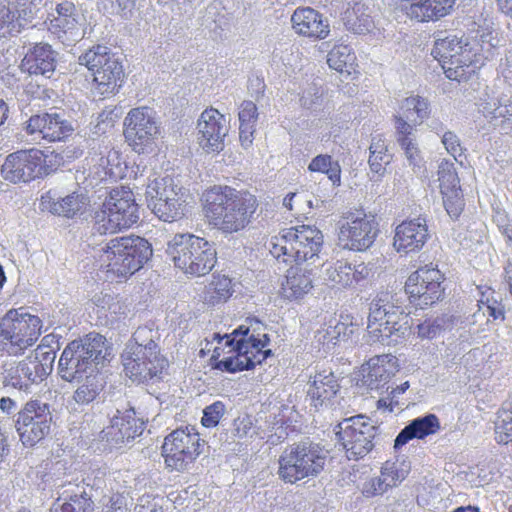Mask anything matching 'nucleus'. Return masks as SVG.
<instances>
[{
    "instance_id": "obj_60",
    "label": "nucleus",
    "mask_w": 512,
    "mask_h": 512,
    "mask_svg": "<svg viewBox=\"0 0 512 512\" xmlns=\"http://www.w3.org/2000/svg\"><path fill=\"white\" fill-rule=\"evenodd\" d=\"M502 135H508L512 138V104L509 105L507 113H501L492 124Z\"/></svg>"
},
{
    "instance_id": "obj_42",
    "label": "nucleus",
    "mask_w": 512,
    "mask_h": 512,
    "mask_svg": "<svg viewBox=\"0 0 512 512\" xmlns=\"http://www.w3.org/2000/svg\"><path fill=\"white\" fill-rule=\"evenodd\" d=\"M159 340L160 333L158 329L150 326H141L133 333L132 340L127 343L126 348L138 347L147 350L151 354L153 350L160 351Z\"/></svg>"
},
{
    "instance_id": "obj_7",
    "label": "nucleus",
    "mask_w": 512,
    "mask_h": 512,
    "mask_svg": "<svg viewBox=\"0 0 512 512\" xmlns=\"http://www.w3.org/2000/svg\"><path fill=\"white\" fill-rule=\"evenodd\" d=\"M166 253L176 268L191 276H204L215 266L213 244L189 233L176 234L167 243Z\"/></svg>"
},
{
    "instance_id": "obj_38",
    "label": "nucleus",
    "mask_w": 512,
    "mask_h": 512,
    "mask_svg": "<svg viewBox=\"0 0 512 512\" xmlns=\"http://www.w3.org/2000/svg\"><path fill=\"white\" fill-rule=\"evenodd\" d=\"M392 161V155L388 153V144L385 136L381 133L372 135L369 146L368 164L370 171L379 180L386 173V166Z\"/></svg>"
},
{
    "instance_id": "obj_43",
    "label": "nucleus",
    "mask_w": 512,
    "mask_h": 512,
    "mask_svg": "<svg viewBox=\"0 0 512 512\" xmlns=\"http://www.w3.org/2000/svg\"><path fill=\"white\" fill-rule=\"evenodd\" d=\"M311 172H320L328 176L333 186L340 184L341 168L337 161L327 154H320L314 157L308 165Z\"/></svg>"
},
{
    "instance_id": "obj_64",
    "label": "nucleus",
    "mask_w": 512,
    "mask_h": 512,
    "mask_svg": "<svg viewBox=\"0 0 512 512\" xmlns=\"http://www.w3.org/2000/svg\"><path fill=\"white\" fill-rule=\"evenodd\" d=\"M255 125L241 124L239 126V138L243 147L247 148L252 144Z\"/></svg>"
},
{
    "instance_id": "obj_50",
    "label": "nucleus",
    "mask_w": 512,
    "mask_h": 512,
    "mask_svg": "<svg viewBox=\"0 0 512 512\" xmlns=\"http://www.w3.org/2000/svg\"><path fill=\"white\" fill-rule=\"evenodd\" d=\"M33 362L40 370L41 374L46 379L53 370V364L56 358V351L52 349H44L43 347H37L31 354Z\"/></svg>"
},
{
    "instance_id": "obj_62",
    "label": "nucleus",
    "mask_w": 512,
    "mask_h": 512,
    "mask_svg": "<svg viewBox=\"0 0 512 512\" xmlns=\"http://www.w3.org/2000/svg\"><path fill=\"white\" fill-rule=\"evenodd\" d=\"M351 333H353L352 327H349L347 324H345L343 322H338L333 327L330 326L326 331V334L330 337L331 340L345 339Z\"/></svg>"
},
{
    "instance_id": "obj_40",
    "label": "nucleus",
    "mask_w": 512,
    "mask_h": 512,
    "mask_svg": "<svg viewBox=\"0 0 512 512\" xmlns=\"http://www.w3.org/2000/svg\"><path fill=\"white\" fill-rule=\"evenodd\" d=\"M80 489L79 486H77ZM92 494L82 487L79 493H74L69 496V500L62 504H54L50 512H91L93 502L91 500Z\"/></svg>"
},
{
    "instance_id": "obj_31",
    "label": "nucleus",
    "mask_w": 512,
    "mask_h": 512,
    "mask_svg": "<svg viewBox=\"0 0 512 512\" xmlns=\"http://www.w3.org/2000/svg\"><path fill=\"white\" fill-rule=\"evenodd\" d=\"M416 132L417 129L411 128L409 124L399 119L397 126L394 127L395 142L402 150L408 166L415 172L424 167V157Z\"/></svg>"
},
{
    "instance_id": "obj_34",
    "label": "nucleus",
    "mask_w": 512,
    "mask_h": 512,
    "mask_svg": "<svg viewBox=\"0 0 512 512\" xmlns=\"http://www.w3.org/2000/svg\"><path fill=\"white\" fill-rule=\"evenodd\" d=\"M313 288V280L309 270L298 265L291 266L281 284V295L287 300H299Z\"/></svg>"
},
{
    "instance_id": "obj_35",
    "label": "nucleus",
    "mask_w": 512,
    "mask_h": 512,
    "mask_svg": "<svg viewBox=\"0 0 512 512\" xmlns=\"http://www.w3.org/2000/svg\"><path fill=\"white\" fill-rule=\"evenodd\" d=\"M440 430V422L435 414H426L411 420L397 435L394 441L396 449L412 439H424Z\"/></svg>"
},
{
    "instance_id": "obj_2",
    "label": "nucleus",
    "mask_w": 512,
    "mask_h": 512,
    "mask_svg": "<svg viewBox=\"0 0 512 512\" xmlns=\"http://www.w3.org/2000/svg\"><path fill=\"white\" fill-rule=\"evenodd\" d=\"M204 212L209 223L223 233L244 229L257 210L256 197L229 186H214L203 194Z\"/></svg>"
},
{
    "instance_id": "obj_57",
    "label": "nucleus",
    "mask_w": 512,
    "mask_h": 512,
    "mask_svg": "<svg viewBox=\"0 0 512 512\" xmlns=\"http://www.w3.org/2000/svg\"><path fill=\"white\" fill-rule=\"evenodd\" d=\"M112 13L119 15L125 20L133 17L136 0H110Z\"/></svg>"
},
{
    "instance_id": "obj_17",
    "label": "nucleus",
    "mask_w": 512,
    "mask_h": 512,
    "mask_svg": "<svg viewBox=\"0 0 512 512\" xmlns=\"http://www.w3.org/2000/svg\"><path fill=\"white\" fill-rule=\"evenodd\" d=\"M144 426V421L136 417L134 408L128 402L121 401L111 415L110 424L102 429L99 437L110 449L119 448L141 435Z\"/></svg>"
},
{
    "instance_id": "obj_16",
    "label": "nucleus",
    "mask_w": 512,
    "mask_h": 512,
    "mask_svg": "<svg viewBox=\"0 0 512 512\" xmlns=\"http://www.w3.org/2000/svg\"><path fill=\"white\" fill-rule=\"evenodd\" d=\"M338 224L339 240L350 250H366L373 244L379 232L375 217L362 210L345 213Z\"/></svg>"
},
{
    "instance_id": "obj_48",
    "label": "nucleus",
    "mask_w": 512,
    "mask_h": 512,
    "mask_svg": "<svg viewBox=\"0 0 512 512\" xmlns=\"http://www.w3.org/2000/svg\"><path fill=\"white\" fill-rule=\"evenodd\" d=\"M203 18L207 26L213 23L216 27L225 29L232 21V14L227 11L222 2L213 1L206 7Z\"/></svg>"
},
{
    "instance_id": "obj_41",
    "label": "nucleus",
    "mask_w": 512,
    "mask_h": 512,
    "mask_svg": "<svg viewBox=\"0 0 512 512\" xmlns=\"http://www.w3.org/2000/svg\"><path fill=\"white\" fill-rule=\"evenodd\" d=\"M355 59L356 57L349 46L337 45L328 53L327 63L330 68L341 74H351Z\"/></svg>"
},
{
    "instance_id": "obj_52",
    "label": "nucleus",
    "mask_w": 512,
    "mask_h": 512,
    "mask_svg": "<svg viewBox=\"0 0 512 512\" xmlns=\"http://www.w3.org/2000/svg\"><path fill=\"white\" fill-rule=\"evenodd\" d=\"M478 310L474 312L473 317L477 321L481 316H488L487 321L490 317L493 320L504 319V309L502 305L496 300H490L488 297L484 300V294L477 303Z\"/></svg>"
},
{
    "instance_id": "obj_24",
    "label": "nucleus",
    "mask_w": 512,
    "mask_h": 512,
    "mask_svg": "<svg viewBox=\"0 0 512 512\" xmlns=\"http://www.w3.org/2000/svg\"><path fill=\"white\" fill-rule=\"evenodd\" d=\"M48 29L63 44L70 45L82 39L84 18L77 10L74 3L63 1L55 5L48 16Z\"/></svg>"
},
{
    "instance_id": "obj_61",
    "label": "nucleus",
    "mask_w": 512,
    "mask_h": 512,
    "mask_svg": "<svg viewBox=\"0 0 512 512\" xmlns=\"http://www.w3.org/2000/svg\"><path fill=\"white\" fill-rule=\"evenodd\" d=\"M442 143L447 152L457 160V156H461V146L458 137L451 131L444 132L442 136Z\"/></svg>"
},
{
    "instance_id": "obj_9",
    "label": "nucleus",
    "mask_w": 512,
    "mask_h": 512,
    "mask_svg": "<svg viewBox=\"0 0 512 512\" xmlns=\"http://www.w3.org/2000/svg\"><path fill=\"white\" fill-rule=\"evenodd\" d=\"M323 243L320 230L309 225L285 229L271 242L270 252L284 262L295 261L300 264L318 256Z\"/></svg>"
},
{
    "instance_id": "obj_45",
    "label": "nucleus",
    "mask_w": 512,
    "mask_h": 512,
    "mask_svg": "<svg viewBox=\"0 0 512 512\" xmlns=\"http://www.w3.org/2000/svg\"><path fill=\"white\" fill-rule=\"evenodd\" d=\"M508 102V100H503L485 93L479 100L478 109L488 122L492 124L499 118L501 113H507L509 111L510 103Z\"/></svg>"
},
{
    "instance_id": "obj_53",
    "label": "nucleus",
    "mask_w": 512,
    "mask_h": 512,
    "mask_svg": "<svg viewBox=\"0 0 512 512\" xmlns=\"http://www.w3.org/2000/svg\"><path fill=\"white\" fill-rule=\"evenodd\" d=\"M496 440L499 443L507 444L512 441V416L507 411H499L495 423Z\"/></svg>"
},
{
    "instance_id": "obj_26",
    "label": "nucleus",
    "mask_w": 512,
    "mask_h": 512,
    "mask_svg": "<svg viewBox=\"0 0 512 512\" xmlns=\"http://www.w3.org/2000/svg\"><path fill=\"white\" fill-rule=\"evenodd\" d=\"M200 146L208 153L219 152L224 147V137L228 132L226 118L214 108L202 112L197 124Z\"/></svg>"
},
{
    "instance_id": "obj_20",
    "label": "nucleus",
    "mask_w": 512,
    "mask_h": 512,
    "mask_svg": "<svg viewBox=\"0 0 512 512\" xmlns=\"http://www.w3.org/2000/svg\"><path fill=\"white\" fill-rule=\"evenodd\" d=\"M25 130L33 141H65L74 131V123L64 112H42L32 115L26 122Z\"/></svg>"
},
{
    "instance_id": "obj_44",
    "label": "nucleus",
    "mask_w": 512,
    "mask_h": 512,
    "mask_svg": "<svg viewBox=\"0 0 512 512\" xmlns=\"http://www.w3.org/2000/svg\"><path fill=\"white\" fill-rule=\"evenodd\" d=\"M162 455L165 459L166 467L172 471L182 472L188 469V466L196 459L192 451L171 449L162 445Z\"/></svg>"
},
{
    "instance_id": "obj_47",
    "label": "nucleus",
    "mask_w": 512,
    "mask_h": 512,
    "mask_svg": "<svg viewBox=\"0 0 512 512\" xmlns=\"http://www.w3.org/2000/svg\"><path fill=\"white\" fill-rule=\"evenodd\" d=\"M346 24L356 34H365L374 27L372 17L365 13L363 5L356 4L351 12H347Z\"/></svg>"
},
{
    "instance_id": "obj_4",
    "label": "nucleus",
    "mask_w": 512,
    "mask_h": 512,
    "mask_svg": "<svg viewBox=\"0 0 512 512\" xmlns=\"http://www.w3.org/2000/svg\"><path fill=\"white\" fill-rule=\"evenodd\" d=\"M489 38L490 34H482L480 43L448 35L435 41L431 54L439 61L447 78L460 82L466 78L465 68H478L493 56L494 45Z\"/></svg>"
},
{
    "instance_id": "obj_25",
    "label": "nucleus",
    "mask_w": 512,
    "mask_h": 512,
    "mask_svg": "<svg viewBox=\"0 0 512 512\" xmlns=\"http://www.w3.org/2000/svg\"><path fill=\"white\" fill-rule=\"evenodd\" d=\"M398 360L391 354L371 358L361 366L360 385L370 392L382 396L391 388L389 382L398 371Z\"/></svg>"
},
{
    "instance_id": "obj_27",
    "label": "nucleus",
    "mask_w": 512,
    "mask_h": 512,
    "mask_svg": "<svg viewBox=\"0 0 512 512\" xmlns=\"http://www.w3.org/2000/svg\"><path fill=\"white\" fill-rule=\"evenodd\" d=\"M1 374L4 387H12L26 394L31 392L33 385H38L45 380L30 356L3 365Z\"/></svg>"
},
{
    "instance_id": "obj_46",
    "label": "nucleus",
    "mask_w": 512,
    "mask_h": 512,
    "mask_svg": "<svg viewBox=\"0 0 512 512\" xmlns=\"http://www.w3.org/2000/svg\"><path fill=\"white\" fill-rule=\"evenodd\" d=\"M323 279L332 287H351L350 263L337 261L335 264L326 267Z\"/></svg>"
},
{
    "instance_id": "obj_28",
    "label": "nucleus",
    "mask_w": 512,
    "mask_h": 512,
    "mask_svg": "<svg viewBox=\"0 0 512 512\" xmlns=\"http://www.w3.org/2000/svg\"><path fill=\"white\" fill-rule=\"evenodd\" d=\"M336 376L331 370H321L310 376L307 383L306 399L315 411L328 408L339 391Z\"/></svg>"
},
{
    "instance_id": "obj_8",
    "label": "nucleus",
    "mask_w": 512,
    "mask_h": 512,
    "mask_svg": "<svg viewBox=\"0 0 512 512\" xmlns=\"http://www.w3.org/2000/svg\"><path fill=\"white\" fill-rule=\"evenodd\" d=\"M139 220V206L133 192L124 186L111 190L93 217V230L100 235L128 229Z\"/></svg>"
},
{
    "instance_id": "obj_19",
    "label": "nucleus",
    "mask_w": 512,
    "mask_h": 512,
    "mask_svg": "<svg viewBox=\"0 0 512 512\" xmlns=\"http://www.w3.org/2000/svg\"><path fill=\"white\" fill-rule=\"evenodd\" d=\"M147 352L142 348H125L122 362L126 375L134 382L145 383L160 378L167 361L160 351Z\"/></svg>"
},
{
    "instance_id": "obj_12",
    "label": "nucleus",
    "mask_w": 512,
    "mask_h": 512,
    "mask_svg": "<svg viewBox=\"0 0 512 512\" xmlns=\"http://www.w3.org/2000/svg\"><path fill=\"white\" fill-rule=\"evenodd\" d=\"M148 208L162 221L173 222L184 215L186 189L170 176L155 178L147 184Z\"/></svg>"
},
{
    "instance_id": "obj_49",
    "label": "nucleus",
    "mask_w": 512,
    "mask_h": 512,
    "mask_svg": "<svg viewBox=\"0 0 512 512\" xmlns=\"http://www.w3.org/2000/svg\"><path fill=\"white\" fill-rule=\"evenodd\" d=\"M441 193L443 196V204L448 215L452 219H457L464 208V200L460 187L441 190Z\"/></svg>"
},
{
    "instance_id": "obj_14",
    "label": "nucleus",
    "mask_w": 512,
    "mask_h": 512,
    "mask_svg": "<svg viewBox=\"0 0 512 512\" xmlns=\"http://www.w3.org/2000/svg\"><path fill=\"white\" fill-rule=\"evenodd\" d=\"M336 429L337 439L350 460L361 459L371 452L379 430L362 414L343 419Z\"/></svg>"
},
{
    "instance_id": "obj_30",
    "label": "nucleus",
    "mask_w": 512,
    "mask_h": 512,
    "mask_svg": "<svg viewBox=\"0 0 512 512\" xmlns=\"http://www.w3.org/2000/svg\"><path fill=\"white\" fill-rule=\"evenodd\" d=\"M291 23L294 31L305 37L325 39L330 32L328 20L310 7L297 8L291 16Z\"/></svg>"
},
{
    "instance_id": "obj_37",
    "label": "nucleus",
    "mask_w": 512,
    "mask_h": 512,
    "mask_svg": "<svg viewBox=\"0 0 512 512\" xmlns=\"http://www.w3.org/2000/svg\"><path fill=\"white\" fill-rule=\"evenodd\" d=\"M86 205V197L73 193L61 199L55 200L49 194L41 197V209L52 214L67 218L73 217Z\"/></svg>"
},
{
    "instance_id": "obj_51",
    "label": "nucleus",
    "mask_w": 512,
    "mask_h": 512,
    "mask_svg": "<svg viewBox=\"0 0 512 512\" xmlns=\"http://www.w3.org/2000/svg\"><path fill=\"white\" fill-rule=\"evenodd\" d=\"M438 180L440 182V189H454L459 186V178L456 173L454 163L450 160L443 159L438 167Z\"/></svg>"
},
{
    "instance_id": "obj_13",
    "label": "nucleus",
    "mask_w": 512,
    "mask_h": 512,
    "mask_svg": "<svg viewBox=\"0 0 512 512\" xmlns=\"http://www.w3.org/2000/svg\"><path fill=\"white\" fill-rule=\"evenodd\" d=\"M42 329L41 319L24 311L10 309L0 320V339L9 344V352L19 354L38 340Z\"/></svg>"
},
{
    "instance_id": "obj_58",
    "label": "nucleus",
    "mask_w": 512,
    "mask_h": 512,
    "mask_svg": "<svg viewBox=\"0 0 512 512\" xmlns=\"http://www.w3.org/2000/svg\"><path fill=\"white\" fill-rule=\"evenodd\" d=\"M258 118L257 107L252 101H244L239 111L241 124L255 125Z\"/></svg>"
},
{
    "instance_id": "obj_6",
    "label": "nucleus",
    "mask_w": 512,
    "mask_h": 512,
    "mask_svg": "<svg viewBox=\"0 0 512 512\" xmlns=\"http://www.w3.org/2000/svg\"><path fill=\"white\" fill-rule=\"evenodd\" d=\"M405 298L401 292L382 291L372 300L368 328L378 332L382 340L393 338L398 342L410 334L413 321L403 309Z\"/></svg>"
},
{
    "instance_id": "obj_15",
    "label": "nucleus",
    "mask_w": 512,
    "mask_h": 512,
    "mask_svg": "<svg viewBox=\"0 0 512 512\" xmlns=\"http://www.w3.org/2000/svg\"><path fill=\"white\" fill-rule=\"evenodd\" d=\"M53 415L50 404L30 399L17 413L15 427L25 446H34L50 433Z\"/></svg>"
},
{
    "instance_id": "obj_55",
    "label": "nucleus",
    "mask_w": 512,
    "mask_h": 512,
    "mask_svg": "<svg viewBox=\"0 0 512 512\" xmlns=\"http://www.w3.org/2000/svg\"><path fill=\"white\" fill-rule=\"evenodd\" d=\"M224 412L225 405L220 401L207 406L203 410V417L201 419L202 425L207 428L215 427L224 415Z\"/></svg>"
},
{
    "instance_id": "obj_56",
    "label": "nucleus",
    "mask_w": 512,
    "mask_h": 512,
    "mask_svg": "<svg viewBox=\"0 0 512 512\" xmlns=\"http://www.w3.org/2000/svg\"><path fill=\"white\" fill-rule=\"evenodd\" d=\"M210 288L213 289V295H211L213 302L226 301L232 294L231 280L225 276L218 277L210 284Z\"/></svg>"
},
{
    "instance_id": "obj_59",
    "label": "nucleus",
    "mask_w": 512,
    "mask_h": 512,
    "mask_svg": "<svg viewBox=\"0 0 512 512\" xmlns=\"http://www.w3.org/2000/svg\"><path fill=\"white\" fill-rule=\"evenodd\" d=\"M493 222L497 225L501 233L512 241V220L505 211L497 210L493 215Z\"/></svg>"
},
{
    "instance_id": "obj_18",
    "label": "nucleus",
    "mask_w": 512,
    "mask_h": 512,
    "mask_svg": "<svg viewBox=\"0 0 512 512\" xmlns=\"http://www.w3.org/2000/svg\"><path fill=\"white\" fill-rule=\"evenodd\" d=\"M124 136L137 153L152 150L154 140L159 133L155 112L149 107H138L130 110L124 120Z\"/></svg>"
},
{
    "instance_id": "obj_5",
    "label": "nucleus",
    "mask_w": 512,
    "mask_h": 512,
    "mask_svg": "<svg viewBox=\"0 0 512 512\" xmlns=\"http://www.w3.org/2000/svg\"><path fill=\"white\" fill-rule=\"evenodd\" d=\"M151 244L140 236L111 239L94 248L93 257L107 278H126L138 271L152 256Z\"/></svg>"
},
{
    "instance_id": "obj_39",
    "label": "nucleus",
    "mask_w": 512,
    "mask_h": 512,
    "mask_svg": "<svg viewBox=\"0 0 512 512\" xmlns=\"http://www.w3.org/2000/svg\"><path fill=\"white\" fill-rule=\"evenodd\" d=\"M204 441L200 439L199 433L194 426H186L172 431L165 437L163 446L170 447L171 449H179L185 451H192L194 455L201 453V446Z\"/></svg>"
},
{
    "instance_id": "obj_36",
    "label": "nucleus",
    "mask_w": 512,
    "mask_h": 512,
    "mask_svg": "<svg viewBox=\"0 0 512 512\" xmlns=\"http://www.w3.org/2000/svg\"><path fill=\"white\" fill-rule=\"evenodd\" d=\"M430 114V105L427 99L421 96H409L400 103L399 110L393 115V127L397 126L398 119L417 129Z\"/></svg>"
},
{
    "instance_id": "obj_54",
    "label": "nucleus",
    "mask_w": 512,
    "mask_h": 512,
    "mask_svg": "<svg viewBox=\"0 0 512 512\" xmlns=\"http://www.w3.org/2000/svg\"><path fill=\"white\" fill-rule=\"evenodd\" d=\"M444 324L445 319L443 317H437L433 320H425L417 325L418 337L422 339H432L443 330Z\"/></svg>"
},
{
    "instance_id": "obj_22",
    "label": "nucleus",
    "mask_w": 512,
    "mask_h": 512,
    "mask_svg": "<svg viewBox=\"0 0 512 512\" xmlns=\"http://www.w3.org/2000/svg\"><path fill=\"white\" fill-rule=\"evenodd\" d=\"M442 280L438 269L422 267L408 277L403 294L421 308L432 305L442 297Z\"/></svg>"
},
{
    "instance_id": "obj_63",
    "label": "nucleus",
    "mask_w": 512,
    "mask_h": 512,
    "mask_svg": "<svg viewBox=\"0 0 512 512\" xmlns=\"http://www.w3.org/2000/svg\"><path fill=\"white\" fill-rule=\"evenodd\" d=\"M369 273L370 269L364 263L357 265L350 264L351 287L365 280L369 276Z\"/></svg>"
},
{
    "instance_id": "obj_1",
    "label": "nucleus",
    "mask_w": 512,
    "mask_h": 512,
    "mask_svg": "<svg viewBox=\"0 0 512 512\" xmlns=\"http://www.w3.org/2000/svg\"><path fill=\"white\" fill-rule=\"evenodd\" d=\"M106 338L99 333H89L70 342L58 362V373L67 382H78L68 402L71 411L94 402L104 388L98 375V365L106 357Z\"/></svg>"
},
{
    "instance_id": "obj_33",
    "label": "nucleus",
    "mask_w": 512,
    "mask_h": 512,
    "mask_svg": "<svg viewBox=\"0 0 512 512\" xmlns=\"http://www.w3.org/2000/svg\"><path fill=\"white\" fill-rule=\"evenodd\" d=\"M408 473L407 468H399L397 463L386 462L379 476L373 477L363 485V494L374 497L384 494L389 488L403 481Z\"/></svg>"
},
{
    "instance_id": "obj_3",
    "label": "nucleus",
    "mask_w": 512,
    "mask_h": 512,
    "mask_svg": "<svg viewBox=\"0 0 512 512\" xmlns=\"http://www.w3.org/2000/svg\"><path fill=\"white\" fill-rule=\"evenodd\" d=\"M263 330V324L255 319L249 327L241 325L231 334L221 336L219 333H213V341L221 344L225 340L224 346L229 347V352L234 353L219 360L215 367L221 371L236 373L252 369L265 361L272 355V351L266 348L270 338L268 334L262 332Z\"/></svg>"
},
{
    "instance_id": "obj_32",
    "label": "nucleus",
    "mask_w": 512,
    "mask_h": 512,
    "mask_svg": "<svg viewBox=\"0 0 512 512\" xmlns=\"http://www.w3.org/2000/svg\"><path fill=\"white\" fill-rule=\"evenodd\" d=\"M57 53L49 44H36L24 56L21 70L30 75H42L50 78L56 68Z\"/></svg>"
},
{
    "instance_id": "obj_10",
    "label": "nucleus",
    "mask_w": 512,
    "mask_h": 512,
    "mask_svg": "<svg viewBox=\"0 0 512 512\" xmlns=\"http://www.w3.org/2000/svg\"><path fill=\"white\" fill-rule=\"evenodd\" d=\"M278 462L280 479L293 484L317 476L324 468L326 452L317 444L301 442L287 447Z\"/></svg>"
},
{
    "instance_id": "obj_23",
    "label": "nucleus",
    "mask_w": 512,
    "mask_h": 512,
    "mask_svg": "<svg viewBox=\"0 0 512 512\" xmlns=\"http://www.w3.org/2000/svg\"><path fill=\"white\" fill-rule=\"evenodd\" d=\"M43 0H0V36H16L37 17Z\"/></svg>"
},
{
    "instance_id": "obj_29",
    "label": "nucleus",
    "mask_w": 512,
    "mask_h": 512,
    "mask_svg": "<svg viewBox=\"0 0 512 512\" xmlns=\"http://www.w3.org/2000/svg\"><path fill=\"white\" fill-rule=\"evenodd\" d=\"M429 238L427 221L418 216L405 220L395 229L393 246L398 252L410 253L419 251Z\"/></svg>"
},
{
    "instance_id": "obj_11",
    "label": "nucleus",
    "mask_w": 512,
    "mask_h": 512,
    "mask_svg": "<svg viewBox=\"0 0 512 512\" xmlns=\"http://www.w3.org/2000/svg\"><path fill=\"white\" fill-rule=\"evenodd\" d=\"M80 66L91 72L99 94H114L121 86L124 70L120 58L104 45H96L82 53L78 58Z\"/></svg>"
},
{
    "instance_id": "obj_21",
    "label": "nucleus",
    "mask_w": 512,
    "mask_h": 512,
    "mask_svg": "<svg viewBox=\"0 0 512 512\" xmlns=\"http://www.w3.org/2000/svg\"><path fill=\"white\" fill-rule=\"evenodd\" d=\"M44 163V154L41 150H19L6 157L1 167V176L10 183H26L42 174Z\"/></svg>"
}]
</instances>
